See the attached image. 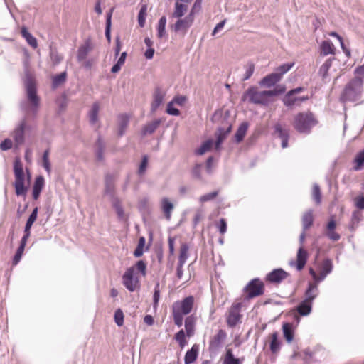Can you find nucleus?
I'll return each mask as SVG.
<instances>
[{
  "mask_svg": "<svg viewBox=\"0 0 364 364\" xmlns=\"http://www.w3.org/2000/svg\"><path fill=\"white\" fill-rule=\"evenodd\" d=\"M129 117L125 114H122L118 117L117 135L121 137L124 134L127 127L129 124Z\"/></svg>",
  "mask_w": 364,
  "mask_h": 364,
  "instance_id": "obj_28",
  "label": "nucleus"
},
{
  "mask_svg": "<svg viewBox=\"0 0 364 364\" xmlns=\"http://www.w3.org/2000/svg\"><path fill=\"white\" fill-rule=\"evenodd\" d=\"M162 123V119H156L151 122L146 124L141 129V134L142 136L152 134Z\"/></svg>",
  "mask_w": 364,
  "mask_h": 364,
  "instance_id": "obj_23",
  "label": "nucleus"
},
{
  "mask_svg": "<svg viewBox=\"0 0 364 364\" xmlns=\"http://www.w3.org/2000/svg\"><path fill=\"white\" fill-rule=\"evenodd\" d=\"M282 331L284 337L288 343H290L294 340V326L291 323H284L282 325Z\"/></svg>",
  "mask_w": 364,
  "mask_h": 364,
  "instance_id": "obj_29",
  "label": "nucleus"
},
{
  "mask_svg": "<svg viewBox=\"0 0 364 364\" xmlns=\"http://www.w3.org/2000/svg\"><path fill=\"white\" fill-rule=\"evenodd\" d=\"M332 269L333 264L331 260L329 259H324L320 267L319 279L323 281L332 272Z\"/></svg>",
  "mask_w": 364,
  "mask_h": 364,
  "instance_id": "obj_27",
  "label": "nucleus"
},
{
  "mask_svg": "<svg viewBox=\"0 0 364 364\" xmlns=\"http://www.w3.org/2000/svg\"><path fill=\"white\" fill-rule=\"evenodd\" d=\"M198 353H199V345H198V344L193 345L191 348L188 350L185 354L184 363L185 364L193 363L198 358Z\"/></svg>",
  "mask_w": 364,
  "mask_h": 364,
  "instance_id": "obj_24",
  "label": "nucleus"
},
{
  "mask_svg": "<svg viewBox=\"0 0 364 364\" xmlns=\"http://www.w3.org/2000/svg\"><path fill=\"white\" fill-rule=\"evenodd\" d=\"M100 111V105L98 102H94L92 105L91 109H90L88 112V117L90 123L92 125H94L96 124V122L98 121V113Z\"/></svg>",
  "mask_w": 364,
  "mask_h": 364,
  "instance_id": "obj_38",
  "label": "nucleus"
},
{
  "mask_svg": "<svg viewBox=\"0 0 364 364\" xmlns=\"http://www.w3.org/2000/svg\"><path fill=\"white\" fill-rule=\"evenodd\" d=\"M166 112L171 116H178L180 114L179 109L173 106V101H171L168 103L166 107Z\"/></svg>",
  "mask_w": 364,
  "mask_h": 364,
  "instance_id": "obj_64",
  "label": "nucleus"
},
{
  "mask_svg": "<svg viewBox=\"0 0 364 364\" xmlns=\"http://www.w3.org/2000/svg\"><path fill=\"white\" fill-rule=\"evenodd\" d=\"M202 168H203V164H196L191 171L193 177L196 179L201 180L202 179V176H201Z\"/></svg>",
  "mask_w": 364,
  "mask_h": 364,
  "instance_id": "obj_62",
  "label": "nucleus"
},
{
  "mask_svg": "<svg viewBox=\"0 0 364 364\" xmlns=\"http://www.w3.org/2000/svg\"><path fill=\"white\" fill-rule=\"evenodd\" d=\"M188 5L179 2H176L174 4V11L172 13V17L180 18L184 16L187 12Z\"/></svg>",
  "mask_w": 364,
  "mask_h": 364,
  "instance_id": "obj_33",
  "label": "nucleus"
},
{
  "mask_svg": "<svg viewBox=\"0 0 364 364\" xmlns=\"http://www.w3.org/2000/svg\"><path fill=\"white\" fill-rule=\"evenodd\" d=\"M239 359L235 358L232 350L228 349L224 359V364H239Z\"/></svg>",
  "mask_w": 364,
  "mask_h": 364,
  "instance_id": "obj_52",
  "label": "nucleus"
},
{
  "mask_svg": "<svg viewBox=\"0 0 364 364\" xmlns=\"http://www.w3.org/2000/svg\"><path fill=\"white\" fill-rule=\"evenodd\" d=\"M146 16V7L143 6L138 14V23L141 28L144 27Z\"/></svg>",
  "mask_w": 364,
  "mask_h": 364,
  "instance_id": "obj_56",
  "label": "nucleus"
},
{
  "mask_svg": "<svg viewBox=\"0 0 364 364\" xmlns=\"http://www.w3.org/2000/svg\"><path fill=\"white\" fill-rule=\"evenodd\" d=\"M49 55L52 65L54 67L59 65L63 59V56L58 53L57 49L52 45L50 46Z\"/></svg>",
  "mask_w": 364,
  "mask_h": 364,
  "instance_id": "obj_36",
  "label": "nucleus"
},
{
  "mask_svg": "<svg viewBox=\"0 0 364 364\" xmlns=\"http://www.w3.org/2000/svg\"><path fill=\"white\" fill-rule=\"evenodd\" d=\"M23 82L28 101L22 102L21 103V107L26 113L31 112L33 114L35 115L38 111L40 106V98L37 95L36 80L28 70H25V77Z\"/></svg>",
  "mask_w": 364,
  "mask_h": 364,
  "instance_id": "obj_1",
  "label": "nucleus"
},
{
  "mask_svg": "<svg viewBox=\"0 0 364 364\" xmlns=\"http://www.w3.org/2000/svg\"><path fill=\"white\" fill-rule=\"evenodd\" d=\"M67 76L68 74L66 71H63L59 74L54 75L52 77V88L56 89L60 85H62L64 82H65Z\"/></svg>",
  "mask_w": 364,
  "mask_h": 364,
  "instance_id": "obj_35",
  "label": "nucleus"
},
{
  "mask_svg": "<svg viewBox=\"0 0 364 364\" xmlns=\"http://www.w3.org/2000/svg\"><path fill=\"white\" fill-rule=\"evenodd\" d=\"M109 200L113 209L116 212L118 219L121 221H125L127 220V217L119 198L116 196L110 198Z\"/></svg>",
  "mask_w": 364,
  "mask_h": 364,
  "instance_id": "obj_20",
  "label": "nucleus"
},
{
  "mask_svg": "<svg viewBox=\"0 0 364 364\" xmlns=\"http://www.w3.org/2000/svg\"><path fill=\"white\" fill-rule=\"evenodd\" d=\"M105 149V142L100 135L98 136L95 148V158L97 161H102L104 160V151Z\"/></svg>",
  "mask_w": 364,
  "mask_h": 364,
  "instance_id": "obj_25",
  "label": "nucleus"
},
{
  "mask_svg": "<svg viewBox=\"0 0 364 364\" xmlns=\"http://www.w3.org/2000/svg\"><path fill=\"white\" fill-rule=\"evenodd\" d=\"M302 90L303 87H299L288 92L284 98V103L287 106H292L294 105L297 104L298 102L306 100L308 99V97H294V95L299 93Z\"/></svg>",
  "mask_w": 364,
  "mask_h": 364,
  "instance_id": "obj_14",
  "label": "nucleus"
},
{
  "mask_svg": "<svg viewBox=\"0 0 364 364\" xmlns=\"http://www.w3.org/2000/svg\"><path fill=\"white\" fill-rule=\"evenodd\" d=\"M116 176L114 173H107L105 176V195L109 198L117 196L115 193Z\"/></svg>",
  "mask_w": 364,
  "mask_h": 364,
  "instance_id": "obj_13",
  "label": "nucleus"
},
{
  "mask_svg": "<svg viewBox=\"0 0 364 364\" xmlns=\"http://www.w3.org/2000/svg\"><path fill=\"white\" fill-rule=\"evenodd\" d=\"M172 311L175 325L177 326L178 327L182 326L184 314L178 311L176 305H173Z\"/></svg>",
  "mask_w": 364,
  "mask_h": 364,
  "instance_id": "obj_46",
  "label": "nucleus"
},
{
  "mask_svg": "<svg viewBox=\"0 0 364 364\" xmlns=\"http://www.w3.org/2000/svg\"><path fill=\"white\" fill-rule=\"evenodd\" d=\"M213 145V141L208 139L203 142L200 146L195 151V154L197 155H203L206 151H209Z\"/></svg>",
  "mask_w": 364,
  "mask_h": 364,
  "instance_id": "obj_49",
  "label": "nucleus"
},
{
  "mask_svg": "<svg viewBox=\"0 0 364 364\" xmlns=\"http://www.w3.org/2000/svg\"><path fill=\"white\" fill-rule=\"evenodd\" d=\"M145 243H146L145 238L144 237H141L139 240L137 247L134 252V257H139L143 255V253H144L143 248L145 245Z\"/></svg>",
  "mask_w": 364,
  "mask_h": 364,
  "instance_id": "obj_51",
  "label": "nucleus"
},
{
  "mask_svg": "<svg viewBox=\"0 0 364 364\" xmlns=\"http://www.w3.org/2000/svg\"><path fill=\"white\" fill-rule=\"evenodd\" d=\"M45 186L44 177L39 175L36 177L32 187V197L33 200H38L41 196V193Z\"/></svg>",
  "mask_w": 364,
  "mask_h": 364,
  "instance_id": "obj_19",
  "label": "nucleus"
},
{
  "mask_svg": "<svg viewBox=\"0 0 364 364\" xmlns=\"http://www.w3.org/2000/svg\"><path fill=\"white\" fill-rule=\"evenodd\" d=\"M312 197L317 204H319L321 202V190L317 184H314L313 186Z\"/></svg>",
  "mask_w": 364,
  "mask_h": 364,
  "instance_id": "obj_59",
  "label": "nucleus"
},
{
  "mask_svg": "<svg viewBox=\"0 0 364 364\" xmlns=\"http://www.w3.org/2000/svg\"><path fill=\"white\" fill-rule=\"evenodd\" d=\"M242 306V302L233 304L229 309L227 316V323L230 327L235 326L240 321L241 318V308Z\"/></svg>",
  "mask_w": 364,
  "mask_h": 364,
  "instance_id": "obj_8",
  "label": "nucleus"
},
{
  "mask_svg": "<svg viewBox=\"0 0 364 364\" xmlns=\"http://www.w3.org/2000/svg\"><path fill=\"white\" fill-rule=\"evenodd\" d=\"M92 50V45L90 38L85 41L84 43L80 45L77 49V60L82 62L86 59L88 53Z\"/></svg>",
  "mask_w": 364,
  "mask_h": 364,
  "instance_id": "obj_17",
  "label": "nucleus"
},
{
  "mask_svg": "<svg viewBox=\"0 0 364 364\" xmlns=\"http://www.w3.org/2000/svg\"><path fill=\"white\" fill-rule=\"evenodd\" d=\"M281 79L279 78V75L276 74L275 73H271L270 75L264 77L261 81L260 85L266 87H272L275 85L277 82H279Z\"/></svg>",
  "mask_w": 364,
  "mask_h": 364,
  "instance_id": "obj_32",
  "label": "nucleus"
},
{
  "mask_svg": "<svg viewBox=\"0 0 364 364\" xmlns=\"http://www.w3.org/2000/svg\"><path fill=\"white\" fill-rule=\"evenodd\" d=\"M332 60L328 59L321 66L319 69V74L324 78L327 76L329 68L331 67Z\"/></svg>",
  "mask_w": 364,
  "mask_h": 364,
  "instance_id": "obj_55",
  "label": "nucleus"
},
{
  "mask_svg": "<svg viewBox=\"0 0 364 364\" xmlns=\"http://www.w3.org/2000/svg\"><path fill=\"white\" fill-rule=\"evenodd\" d=\"M353 162V168L355 171H360L364 168V149L356 154Z\"/></svg>",
  "mask_w": 364,
  "mask_h": 364,
  "instance_id": "obj_44",
  "label": "nucleus"
},
{
  "mask_svg": "<svg viewBox=\"0 0 364 364\" xmlns=\"http://www.w3.org/2000/svg\"><path fill=\"white\" fill-rule=\"evenodd\" d=\"M318 283H309V287L305 292V296H306L305 300L309 301L312 303L313 300L318 294Z\"/></svg>",
  "mask_w": 364,
  "mask_h": 364,
  "instance_id": "obj_30",
  "label": "nucleus"
},
{
  "mask_svg": "<svg viewBox=\"0 0 364 364\" xmlns=\"http://www.w3.org/2000/svg\"><path fill=\"white\" fill-rule=\"evenodd\" d=\"M362 60H364V56L363 57ZM354 77L357 78L360 80H363V82H364V64L362 65H359L355 68L354 70Z\"/></svg>",
  "mask_w": 364,
  "mask_h": 364,
  "instance_id": "obj_61",
  "label": "nucleus"
},
{
  "mask_svg": "<svg viewBox=\"0 0 364 364\" xmlns=\"http://www.w3.org/2000/svg\"><path fill=\"white\" fill-rule=\"evenodd\" d=\"M149 163V157L147 155L142 156L141 161L138 168V174L142 176L145 173Z\"/></svg>",
  "mask_w": 364,
  "mask_h": 364,
  "instance_id": "obj_54",
  "label": "nucleus"
},
{
  "mask_svg": "<svg viewBox=\"0 0 364 364\" xmlns=\"http://www.w3.org/2000/svg\"><path fill=\"white\" fill-rule=\"evenodd\" d=\"M194 304V298L193 296H188L184 298L181 302H176L173 305L177 306V310L180 313L187 315L191 312Z\"/></svg>",
  "mask_w": 364,
  "mask_h": 364,
  "instance_id": "obj_15",
  "label": "nucleus"
},
{
  "mask_svg": "<svg viewBox=\"0 0 364 364\" xmlns=\"http://www.w3.org/2000/svg\"><path fill=\"white\" fill-rule=\"evenodd\" d=\"M161 205L166 218L170 220L171 211L173 209V204L167 198H163L161 201Z\"/></svg>",
  "mask_w": 364,
  "mask_h": 364,
  "instance_id": "obj_34",
  "label": "nucleus"
},
{
  "mask_svg": "<svg viewBox=\"0 0 364 364\" xmlns=\"http://www.w3.org/2000/svg\"><path fill=\"white\" fill-rule=\"evenodd\" d=\"M247 129H248V123L247 122H243L240 124V126L237 129L236 133L235 134V141L237 143H240L243 140Z\"/></svg>",
  "mask_w": 364,
  "mask_h": 364,
  "instance_id": "obj_40",
  "label": "nucleus"
},
{
  "mask_svg": "<svg viewBox=\"0 0 364 364\" xmlns=\"http://www.w3.org/2000/svg\"><path fill=\"white\" fill-rule=\"evenodd\" d=\"M27 127L26 122L23 119L14 129L11 136L16 147L21 146L25 142V132Z\"/></svg>",
  "mask_w": 364,
  "mask_h": 364,
  "instance_id": "obj_10",
  "label": "nucleus"
},
{
  "mask_svg": "<svg viewBox=\"0 0 364 364\" xmlns=\"http://www.w3.org/2000/svg\"><path fill=\"white\" fill-rule=\"evenodd\" d=\"M316 122L311 112H301L295 117L294 127L300 133H309Z\"/></svg>",
  "mask_w": 364,
  "mask_h": 364,
  "instance_id": "obj_5",
  "label": "nucleus"
},
{
  "mask_svg": "<svg viewBox=\"0 0 364 364\" xmlns=\"http://www.w3.org/2000/svg\"><path fill=\"white\" fill-rule=\"evenodd\" d=\"M14 174L15 182L14 183L16 194L18 196H26L28 188L25 186V173L23 164L19 157H16L14 161Z\"/></svg>",
  "mask_w": 364,
  "mask_h": 364,
  "instance_id": "obj_4",
  "label": "nucleus"
},
{
  "mask_svg": "<svg viewBox=\"0 0 364 364\" xmlns=\"http://www.w3.org/2000/svg\"><path fill=\"white\" fill-rule=\"evenodd\" d=\"M218 191H215L201 196L200 198V203H205L214 200L218 196Z\"/></svg>",
  "mask_w": 364,
  "mask_h": 364,
  "instance_id": "obj_60",
  "label": "nucleus"
},
{
  "mask_svg": "<svg viewBox=\"0 0 364 364\" xmlns=\"http://www.w3.org/2000/svg\"><path fill=\"white\" fill-rule=\"evenodd\" d=\"M230 116V112L229 110L224 112L223 109H218L215 111L210 119L213 123H221L222 125L218 128L215 135L223 136V139H225L232 130V123L229 120Z\"/></svg>",
  "mask_w": 364,
  "mask_h": 364,
  "instance_id": "obj_3",
  "label": "nucleus"
},
{
  "mask_svg": "<svg viewBox=\"0 0 364 364\" xmlns=\"http://www.w3.org/2000/svg\"><path fill=\"white\" fill-rule=\"evenodd\" d=\"M311 308H312V303L304 299L297 306V311L300 315L307 316L311 313Z\"/></svg>",
  "mask_w": 364,
  "mask_h": 364,
  "instance_id": "obj_41",
  "label": "nucleus"
},
{
  "mask_svg": "<svg viewBox=\"0 0 364 364\" xmlns=\"http://www.w3.org/2000/svg\"><path fill=\"white\" fill-rule=\"evenodd\" d=\"M109 200L113 209L116 212L118 219L121 221H125L127 220V217L119 198L116 196L110 198Z\"/></svg>",
  "mask_w": 364,
  "mask_h": 364,
  "instance_id": "obj_21",
  "label": "nucleus"
},
{
  "mask_svg": "<svg viewBox=\"0 0 364 364\" xmlns=\"http://www.w3.org/2000/svg\"><path fill=\"white\" fill-rule=\"evenodd\" d=\"M226 333L225 331L220 329L218 333L213 337L210 342L209 348L210 351H216L221 348L223 342L226 338Z\"/></svg>",
  "mask_w": 364,
  "mask_h": 364,
  "instance_id": "obj_16",
  "label": "nucleus"
},
{
  "mask_svg": "<svg viewBox=\"0 0 364 364\" xmlns=\"http://www.w3.org/2000/svg\"><path fill=\"white\" fill-rule=\"evenodd\" d=\"M195 16L193 13H188L184 18H178L176 22L171 26V28L176 32L184 31L186 32L193 25Z\"/></svg>",
  "mask_w": 364,
  "mask_h": 364,
  "instance_id": "obj_9",
  "label": "nucleus"
},
{
  "mask_svg": "<svg viewBox=\"0 0 364 364\" xmlns=\"http://www.w3.org/2000/svg\"><path fill=\"white\" fill-rule=\"evenodd\" d=\"M274 134H277V136L281 139L282 147L283 149L287 147L289 139L288 130L287 129L283 128L280 124H277L274 125Z\"/></svg>",
  "mask_w": 364,
  "mask_h": 364,
  "instance_id": "obj_22",
  "label": "nucleus"
},
{
  "mask_svg": "<svg viewBox=\"0 0 364 364\" xmlns=\"http://www.w3.org/2000/svg\"><path fill=\"white\" fill-rule=\"evenodd\" d=\"M289 276V273L282 268L274 269L269 272L265 277L267 282L274 284H279Z\"/></svg>",
  "mask_w": 364,
  "mask_h": 364,
  "instance_id": "obj_12",
  "label": "nucleus"
},
{
  "mask_svg": "<svg viewBox=\"0 0 364 364\" xmlns=\"http://www.w3.org/2000/svg\"><path fill=\"white\" fill-rule=\"evenodd\" d=\"M43 159V166L45 168V170L48 172H50V163L49 161V149H46L44 151L42 156Z\"/></svg>",
  "mask_w": 364,
  "mask_h": 364,
  "instance_id": "obj_57",
  "label": "nucleus"
},
{
  "mask_svg": "<svg viewBox=\"0 0 364 364\" xmlns=\"http://www.w3.org/2000/svg\"><path fill=\"white\" fill-rule=\"evenodd\" d=\"M135 267L128 268L122 276V284L130 292H134L139 284L138 277L134 276Z\"/></svg>",
  "mask_w": 364,
  "mask_h": 364,
  "instance_id": "obj_7",
  "label": "nucleus"
},
{
  "mask_svg": "<svg viewBox=\"0 0 364 364\" xmlns=\"http://www.w3.org/2000/svg\"><path fill=\"white\" fill-rule=\"evenodd\" d=\"M321 53L323 55L333 54L334 51V46L330 41H325L321 46Z\"/></svg>",
  "mask_w": 364,
  "mask_h": 364,
  "instance_id": "obj_47",
  "label": "nucleus"
},
{
  "mask_svg": "<svg viewBox=\"0 0 364 364\" xmlns=\"http://www.w3.org/2000/svg\"><path fill=\"white\" fill-rule=\"evenodd\" d=\"M159 286H160L159 282H157L154 287V294H153L154 307H156L158 305L159 301L160 299V287H159Z\"/></svg>",
  "mask_w": 364,
  "mask_h": 364,
  "instance_id": "obj_63",
  "label": "nucleus"
},
{
  "mask_svg": "<svg viewBox=\"0 0 364 364\" xmlns=\"http://www.w3.org/2000/svg\"><path fill=\"white\" fill-rule=\"evenodd\" d=\"M305 231L306 230H303V232L301 233V235L299 236V242L301 243V246L298 250L297 256H296V259H297L296 269L299 271H301L304 267L306 260H307V256H308L307 252L306 250H304V249L303 247V243L304 242L305 237H306Z\"/></svg>",
  "mask_w": 364,
  "mask_h": 364,
  "instance_id": "obj_11",
  "label": "nucleus"
},
{
  "mask_svg": "<svg viewBox=\"0 0 364 364\" xmlns=\"http://www.w3.org/2000/svg\"><path fill=\"white\" fill-rule=\"evenodd\" d=\"M283 90H273L257 92L252 87V102L266 105L273 100V97L282 93Z\"/></svg>",
  "mask_w": 364,
  "mask_h": 364,
  "instance_id": "obj_6",
  "label": "nucleus"
},
{
  "mask_svg": "<svg viewBox=\"0 0 364 364\" xmlns=\"http://www.w3.org/2000/svg\"><path fill=\"white\" fill-rule=\"evenodd\" d=\"M175 339L178 343L180 347L181 348H184L187 344V341L186 339L185 331L183 329H181L175 334Z\"/></svg>",
  "mask_w": 364,
  "mask_h": 364,
  "instance_id": "obj_50",
  "label": "nucleus"
},
{
  "mask_svg": "<svg viewBox=\"0 0 364 364\" xmlns=\"http://www.w3.org/2000/svg\"><path fill=\"white\" fill-rule=\"evenodd\" d=\"M114 322L118 326L124 324V313L121 309H117L114 312Z\"/></svg>",
  "mask_w": 364,
  "mask_h": 364,
  "instance_id": "obj_58",
  "label": "nucleus"
},
{
  "mask_svg": "<svg viewBox=\"0 0 364 364\" xmlns=\"http://www.w3.org/2000/svg\"><path fill=\"white\" fill-rule=\"evenodd\" d=\"M165 92L159 87H156L153 94V101L151 104V112H155L163 103Z\"/></svg>",
  "mask_w": 364,
  "mask_h": 364,
  "instance_id": "obj_18",
  "label": "nucleus"
},
{
  "mask_svg": "<svg viewBox=\"0 0 364 364\" xmlns=\"http://www.w3.org/2000/svg\"><path fill=\"white\" fill-rule=\"evenodd\" d=\"M363 90V80L352 78L344 86L340 95V100L342 102H357L362 98Z\"/></svg>",
  "mask_w": 364,
  "mask_h": 364,
  "instance_id": "obj_2",
  "label": "nucleus"
},
{
  "mask_svg": "<svg viewBox=\"0 0 364 364\" xmlns=\"http://www.w3.org/2000/svg\"><path fill=\"white\" fill-rule=\"evenodd\" d=\"M114 8L109 9V11L106 14V21H105V37L107 40L110 42L111 41V27H112V16Z\"/></svg>",
  "mask_w": 364,
  "mask_h": 364,
  "instance_id": "obj_39",
  "label": "nucleus"
},
{
  "mask_svg": "<svg viewBox=\"0 0 364 364\" xmlns=\"http://www.w3.org/2000/svg\"><path fill=\"white\" fill-rule=\"evenodd\" d=\"M21 33L28 45H30L33 48H36L38 47L37 39L28 31L26 26H23L21 28Z\"/></svg>",
  "mask_w": 364,
  "mask_h": 364,
  "instance_id": "obj_31",
  "label": "nucleus"
},
{
  "mask_svg": "<svg viewBox=\"0 0 364 364\" xmlns=\"http://www.w3.org/2000/svg\"><path fill=\"white\" fill-rule=\"evenodd\" d=\"M196 319L193 315L188 316L185 319V329L188 337H191L194 333Z\"/></svg>",
  "mask_w": 364,
  "mask_h": 364,
  "instance_id": "obj_37",
  "label": "nucleus"
},
{
  "mask_svg": "<svg viewBox=\"0 0 364 364\" xmlns=\"http://www.w3.org/2000/svg\"><path fill=\"white\" fill-rule=\"evenodd\" d=\"M294 63L283 64L277 68L275 73L279 75V78L281 79L282 75L287 73L294 66Z\"/></svg>",
  "mask_w": 364,
  "mask_h": 364,
  "instance_id": "obj_53",
  "label": "nucleus"
},
{
  "mask_svg": "<svg viewBox=\"0 0 364 364\" xmlns=\"http://www.w3.org/2000/svg\"><path fill=\"white\" fill-rule=\"evenodd\" d=\"M188 250L189 246L187 243L183 242L181 245L178 263L183 264L186 263L188 257Z\"/></svg>",
  "mask_w": 364,
  "mask_h": 364,
  "instance_id": "obj_43",
  "label": "nucleus"
},
{
  "mask_svg": "<svg viewBox=\"0 0 364 364\" xmlns=\"http://www.w3.org/2000/svg\"><path fill=\"white\" fill-rule=\"evenodd\" d=\"M313 211L311 210H309L307 212L304 213L302 216L303 230H306L307 229H309L313 224Z\"/></svg>",
  "mask_w": 364,
  "mask_h": 364,
  "instance_id": "obj_42",
  "label": "nucleus"
},
{
  "mask_svg": "<svg viewBox=\"0 0 364 364\" xmlns=\"http://www.w3.org/2000/svg\"><path fill=\"white\" fill-rule=\"evenodd\" d=\"M166 17L162 16L157 25V36L159 38H162L166 35Z\"/></svg>",
  "mask_w": 364,
  "mask_h": 364,
  "instance_id": "obj_45",
  "label": "nucleus"
},
{
  "mask_svg": "<svg viewBox=\"0 0 364 364\" xmlns=\"http://www.w3.org/2000/svg\"><path fill=\"white\" fill-rule=\"evenodd\" d=\"M281 342L278 339V333L274 332L272 334V340L270 343V349L272 353H277L279 350Z\"/></svg>",
  "mask_w": 364,
  "mask_h": 364,
  "instance_id": "obj_48",
  "label": "nucleus"
},
{
  "mask_svg": "<svg viewBox=\"0 0 364 364\" xmlns=\"http://www.w3.org/2000/svg\"><path fill=\"white\" fill-rule=\"evenodd\" d=\"M264 291V282L259 279H252V298L263 294Z\"/></svg>",
  "mask_w": 364,
  "mask_h": 364,
  "instance_id": "obj_26",
  "label": "nucleus"
}]
</instances>
